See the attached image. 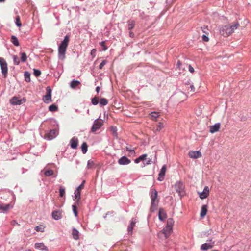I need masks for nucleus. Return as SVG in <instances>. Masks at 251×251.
<instances>
[{
	"label": "nucleus",
	"mask_w": 251,
	"mask_h": 251,
	"mask_svg": "<svg viewBox=\"0 0 251 251\" xmlns=\"http://www.w3.org/2000/svg\"><path fill=\"white\" fill-rule=\"evenodd\" d=\"M69 40V36L68 35H66L64 37L63 40L62 41L60 44L59 45L58 49V57L59 59L63 60L65 58V54Z\"/></svg>",
	"instance_id": "1"
},
{
	"label": "nucleus",
	"mask_w": 251,
	"mask_h": 251,
	"mask_svg": "<svg viewBox=\"0 0 251 251\" xmlns=\"http://www.w3.org/2000/svg\"><path fill=\"white\" fill-rule=\"evenodd\" d=\"M85 183V180H83L82 182L80 185H79L76 189L74 192V195L73 197V199L75 200L76 199V201H75V203H79V201L80 199V196H81V190L84 188V184Z\"/></svg>",
	"instance_id": "2"
},
{
	"label": "nucleus",
	"mask_w": 251,
	"mask_h": 251,
	"mask_svg": "<svg viewBox=\"0 0 251 251\" xmlns=\"http://www.w3.org/2000/svg\"><path fill=\"white\" fill-rule=\"evenodd\" d=\"M103 121L99 118L96 119L93 123V126L91 128V131L93 133L95 132L99 129L103 125Z\"/></svg>",
	"instance_id": "3"
},
{
	"label": "nucleus",
	"mask_w": 251,
	"mask_h": 251,
	"mask_svg": "<svg viewBox=\"0 0 251 251\" xmlns=\"http://www.w3.org/2000/svg\"><path fill=\"white\" fill-rule=\"evenodd\" d=\"M0 65L2 75L4 78H5L7 76L8 73L7 64L5 60L2 57H0Z\"/></svg>",
	"instance_id": "4"
},
{
	"label": "nucleus",
	"mask_w": 251,
	"mask_h": 251,
	"mask_svg": "<svg viewBox=\"0 0 251 251\" xmlns=\"http://www.w3.org/2000/svg\"><path fill=\"white\" fill-rule=\"evenodd\" d=\"M158 193L155 189H151V208H154L157 205V203L156 202V200L157 198Z\"/></svg>",
	"instance_id": "5"
},
{
	"label": "nucleus",
	"mask_w": 251,
	"mask_h": 251,
	"mask_svg": "<svg viewBox=\"0 0 251 251\" xmlns=\"http://www.w3.org/2000/svg\"><path fill=\"white\" fill-rule=\"evenodd\" d=\"M175 189L176 192L178 193L179 196L182 197L185 194V191L184 190V185L183 183L180 181L176 182L175 185Z\"/></svg>",
	"instance_id": "6"
},
{
	"label": "nucleus",
	"mask_w": 251,
	"mask_h": 251,
	"mask_svg": "<svg viewBox=\"0 0 251 251\" xmlns=\"http://www.w3.org/2000/svg\"><path fill=\"white\" fill-rule=\"evenodd\" d=\"M220 32L223 36L227 37L231 35L233 32V30H232L228 25H226L220 29Z\"/></svg>",
	"instance_id": "7"
},
{
	"label": "nucleus",
	"mask_w": 251,
	"mask_h": 251,
	"mask_svg": "<svg viewBox=\"0 0 251 251\" xmlns=\"http://www.w3.org/2000/svg\"><path fill=\"white\" fill-rule=\"evenodd\" d=\"M57 134L58 131L56 129H51L45 134L44 138L48 140H51L55 138Z\"/></svg>",
	"instance_id": "8"
},
{
	"label": "nucleus",
	"mask_w": 251,
	"mask_h": 251,
	"mask_svg": "<svg viewBox=\"0 0 251 251\" xmlns=\"http://www.w3.org/2000/svg\"><path fill=\"white\" fill-rule=\"evenodd\" d=\"M25 101L26 100L25 98L19 99V98L16 97H13L10 100V102L13 105H18L25 102Z\"/></svg>",
	"instance_id": "9"
},
{
	"label": "nucleus",
	"mask_w": 251,
	"mask_h": 251,
	"mask_svg": "<svg viewBox=\"0 0 251 251\" xmlns=\"http://www.w3.org/2000/svg\"><path fill=\"white\" fill-rule=\"evenodd\" d=\"M47 94L43 97L44 101L48 103L49 102H51V89L50 87H47L46 88Z\"/></svg>",
	"instance_id": "10"
},
{
	"label": "nucleus",
	"mask_w": 251,
	"mask_h": 251,
	"mask_svg": "<svg viewBox=\"0 0 251 251\" xmlns=\"http://www.w3.org/2000/svg\"><path fill=\"white\" fill-rule=\"evenodd\" d=\"M118 162L121 165H126L129 164L131 160L126 156H123L118 160Z\"/></svg>",
	"instance_id": "11"
},
{
	"label": "nucleus",
	"mask_w": 251,
	"mask_h": 251,
	"mask_svg": "<svg viewBox=\"0 0 251 251\" xmlns=\"http://www.w3.org/2000/svg\"><path fill=\"white\" fill-rule=\"evenodd\" d=\"M166 171V166L165 165H164L162 167V168L160 170V171L158 174V177L157 179L159 181H161L164 179Z\"/></svg>",
	"instance_id": "12"
},
{
	"label": "nucleus",
	"mask_w": 251,
	"mask_h": 251,
	"mask_svg": "<svg viewBox=\"0 0 251 251\" xmlns=\"http://www.w3.org/2000/svg\"><path fill=\"white\" fill-rule=\"evenodd\" d=\"M190 157L194 159H197L201 156V153L200 151H190L188 153Z\"/></svg>",
	"instance_id": "13"
},
{
	"label": "nucleus",
	"mask_w": 251,
	"mask_h": 251,
	"mask_svg": "<svg viewBox=\"0 0 251 251\" xmlns=\"http://www.w3.org/2000/svg\"><path fill=\"white\" fill-rule=\"evenodd\" d=\"M172 231V227L170 226H167L162 230V233L164 234L165 238H167Z\"/></svg>",
	"instance_id": "14"
},
{
	"label": "nucleus",
	"mask_w": 251,
	"mask_h": 251,
	"mask_svg": "<svg viewBox=\"0 0 251 251\" xmlns=\"http://www.w3.org/2000/svg\"><path fill=\"white\" fill-rule=\"evenodd\" d=\"M137 222V220L136 218H132L130 225L128 226L127 227V231L128 233L132 234V230L135 226V224Z\"/></svg>",
	"instance_id": "15"
},
{
	"label": "nucleus",
	"mask_w": 251,
	"mask_h": 251,
	"mask_svg": "<svg viewBox=\"0 0 251 251\" xmlns=\"http://www.w3.org/2000/svg\"><path fill=\"white\" fill-rule=\"evenodd\" d=\"M167 218V215L163 208H160L158 212V218L161 221H164Z\"/></svg>",
	"instance_id": "16"
},
{
	"label": "nucleus",
	"mask_w": 251,
	"mask_h": 251,
	"mask_svg": "<svg viewBox=\"0 0 251 251\" xmlns=\"http://www.w3.org/2000/svg\"><path fill=\"white\" fill-rule=\"evenodd\" d=\"M78 140L77 137H74L70 140L71 148L76 149L78 146Z\"/></svg>",
	"instance_id": "17"
},
{
	"label": "nucleus",
	"mask_w": 251,
	"mask_h": 251,
	"mask_svg": "<svg viewBox=\"0 0 251 251\" xmlns=\"http://www.w3.org/2000/svg\"><path fill=\"white\" fill-rule=\"evenodd\" d=\"M220 127V123H215L214 125H212L210 126V132L211 133H214L216 132H217Z\"/></svg>",
	"instance_id": "18"
},
{
	"label": "nucleus",
	"mask_w": 251,
	"mask_h": 251,
	"mask_svg": "<svg viewBox=\"0 0 251 251\" xmlns=\"http://www.w3.org/2000/svg\"><path fill=\"white\" fill-rule=\"evenodd\" d=\"M35 248L42 251H49L47 246L43 243H36L35 244Z\"/></svg>",
	"instance_id": "19"
},
{
	"label": "nucleus",
	"mask_w": 251,
	"mask_h": 251,
	"mask_svg": "<svg viewBox=\"0 0 251 251\" xmlns=\"http://www.w3.org/2000/svg\"><path fill=\"white\" fill-rule=\"evenodd\" d=\"M52 217L55 220H58L62 218V212L60 210H55L52 212Z\"/></svg>",
	"instance_id": "20"
},
{
	"label": "nucleus",
	"mask_w": 251,
	"mask_h": 251,
	"mask_svg": "<svg viewBox=\"0 0 251 251\" xmlns=\"http://www.w3.org/2000/svg\"><path fill=\"white\" fill-rule=\"evenodd\" d=\"M209 195V189L207 186H205L202 192L200 193V197L201 199H204L207 197Z\"/></svg>",
	"instance_id": "21"
},
{
	"label": "nucleus",
	"mask_w": 251,
	"mask_h": 251,
	"mask_svg": "<svg viewBox=\"0 0 251 251\" xmlns=\"http://www.w3.org/2000/svg\"><path fill=\"white\" fill-rule=\"evenodd\" d=\"M12 207V205L10 204H4L2 203H0V210L3 211V212H6Z\"/></svg>",
	"instance_id": "22"
},
{
	"label": "nucleus",
	"mask_w": 251,
	"mask_h": 251,
	"mask_svg": "<svg viewBox=\"0 0 251 251\" xmlns=\"http://www.w3.org/2000/svg\"><path fill=\"white\" fill-rule=\"evenodd\" d=\"M208 206L207 205H203L201 207L200 216L203 218L207 214Z\"/></svg>",
	"instance_id": "23"
},
{
	"label": "nucleus",
	"mask_w": 251,
	"mask_h": 251,
	"mask_svg": "<svg viewBox=\"0 0 251 251\" xmlns=\"http://www.w3.org/2000/svg\"><path fill=\"white\" fill-rule=\"evenodd\" d=\"M79 232L77 229H76L75 228H73L72 234L73 235V238L75 240H77L79 239Z\"/></svg>",
	"instance_id": "24"
},
{
	"label": "nucleus",
	"mask_w": 251,
	"mask_h": 251,
	"mask_svg": "<svg viewBox=\"0 0 251 251\" xmlns=\"http://www.w3.org/2000/svg\"><path fill=\"white\" fill-rule=\"evenodd\" d=\"M80 83L79 81L74 79L70 82V87L73 89H75L79 85Z\"/></svg>",
	"instance_id": "25"
},
{
	"label": "nucleus",
	"mask_w": 251,
	"mask_h": 251,
	"mask_svg": "<svg viewBox=\"0 0 251 251\" xmlns=\"http://www.w3.org/2000/svg\"><path fill=\"white\" fill-rule=\"evenodd\" d=\"M135 26V21L134 20H129L127 21V28L128 30H131Z\"/></svg>",
	"instance_id": "26"
},
{
	"label": "nucleus",
	"mask_w": 251,
	"mask_h": 251,
	"mask_svg": "<svg viewBox=\"0 0 251 251\" xmlns=\"http://www.w3.org/2000/svg\"><path fill=\"white\" fill-rule=\"evenodd\" d=\"M11 42L15 46H19V42L17 37L14 35H12L11 37Z\"/></svg>",
	"instance_id": "27"
},
{
	"label": "nucleus",
	"mask_w": 251,
	"mask_h": 251,
	"mask_svg": "<svg viewBox=\"0 0 251 251\" xmlns=\"http://www.w3.org/2000/svg\"><path fill=\"white\" fill-rule=\"evenodd\" d=\"M212 246L209 243H204L202 244L201 246V249L203 251H206L208 249L211 248Z\"/></svg>",
	"instance_id": "28"
},
{
	"label": "nucleus",
	"mask_w": 251,
	"mask_h": 251,
	"mask_svg": "<svg viewBox=\"0 0 251 251\" xmlns=\"http://www.w3.org/2000/svg\"><path fill=\"white\" fill-rule=\"evenodd\" d=\"M25 80L27 82H29L31 81L30 79V73L28 71H25L24 72Z\"/></svg>",
	"instance_id": "29"
},
{
	"label": "nucleus",
	"mask_w": 251,
	"mask_h": 251,
	"mask_svg": "<svg viewBox=\"0 0 251 251\" xmlns=\"http://www.w3.org/2000/svg\"><path fill=\"white\" fill-rule=\"evenodd\" d=\"M82 152L83 154H85L87 151L88 146L86 142H83L81 146Z\"/></svg>",
	"instance_id": "30"
},
{
	"label": "nucleus",
	"mask_w": 251,
	"mask_h": 251,
	"mask_svg": "<svg viewBox=\"0 0 251 251\" xmlns=\"http://www.w3.org/2000/svg\"><path fill=\"white\" fill-rule=\"evenodd\" d=\"M49 110L51 112H55L58 110V107L56 104H53L49 106Z\"/></svg>",
	"instance_id": "31"
},
{
	"label": "nucleus",
	"mask_w": 251,
	"mask_h": 251,
	"mask_svg": "<svg viewBox=\"0 0 251 251\" xmlns=\"http://www.w3.org/2000/svg\"><path fill=\"white\" fill-rule=\"evenodd\" d=\"M108 103V100L106 99L102 98H101L100 101V104L101 106H105Z\"/></svg>",
	"instance_id": "32"
},
{
	"label": "nucleus",
	"mask_w": 251,
	"mask_h": 251,
	"mask_svg": "<svg viewBox=\"0 0 251 251\" xmlns=\"http://www.w3.org/2000/svg\"><path fill=\"white\" fill-rule=\"evenodd\" d=\"M21 60L22 62H25L27 60V55L24 52H21Z\"/></svg>",
	"instance_id": "33"
},
{
	"label": "nucleus",
	"mask_w": 251,
	"mask_h": 251,
	"mask_svg": "<svg viewBox=\"0 0 251 251\" xmlns=\"http://www.w3.org/2000/svg\"><path fill=\"white\" fill-rule=\"evenodd\" d=\"M99 102V98L95 97L91 99V103L94 105H97Z\"/></svg>",
	"instance_id": "34"
},
{
	"label": "nucleus",
	"mask_w": 251,
	"mask_h": 251,
	"mask_svg": "<svg viewBox=\"0 0 251 251\" xmlns=\"http://www.w3.org/2000/svg\"><path fill=\"white\" fill-rule=\"evenodd\" d=\"M15 20H16V21H15V24H16V25L18 27H21V26H22V24H21V22H20V16H17L16 17Z\"/></svg>",
	"instance_id": "35"
},
{
	"label": "nucleus",
	"mask_w": 251,
	"mask_h": 251,
	"mask_svg": "<svg viewBox=\"0 0 251 251\" xmlns=\"http://www.w3.org/2000/svg\"><path fill=\"white\" fill-rule=\"evenodd\" d=\"M53 174H54V172L52 170H50V169L46 171L44 173V174L46 176H50L53 175Z\"/></svg>",
	"instance_id": "36"
},
{
	"label": "nucleus",
	"mask_w": 251,
	"mask_h": 251,
	"mask_svg": "<svg viewBox=\"0 0 251 251\" xmlns=\"http://www.w3.org/2000/svg\"><path fill=\"white\" fill-rule=\"evenodd\" d=\"M59 190L60 197H63L65 193V189L62 186H60Z\"/></svg>",
	"instance_id": "37"
},
{
	"label": "nucleus",
	"mask_w": 251,
	"mask_h": 251,
	"mask_svg": "<svg viewBox=\"0 0 251 251\" xmlns=\"http://www.w3.org/2000/svg\"><path fill=\"white\" fill-rule=\"evenodd\" d=\"M76 204H78L75 203V204L72 205L73 211L74 215H75V217H77L78 216V212L77 211V207L76 205Z\"/></svg>",
	"instance_id": "38"
},
{
	"label": "nucleus",
	"mask_w": 251,
	"mask_h": 251,
	"mask_svg": "<svg viewBox=\"0 0 251 251\" xmlns=\"http://www.w3.org/2000/svg\"><path fill=\"white\" fill-rule=\"evenodd\" d=\"M164 127L163 124L162 122H159L157 125L156 130L160 131Z\"/></svg>",
	"instance_id": "39"
},
{
	"label": "nucleus",
	"mask_w": 251,
	"mask_h": 251,
	"mask_svg": "<svg viewBox=\"0 0 251 251\" xmlns=\"http://www.w3.org/2000/svg\"><path fill=\"white\" fill-rule=\"evenodd\" d=\"M35 229L37 232H43L44 231V227L42 226H37L35 227Z\"/></svg>",
	"instance_id": "40"
},
{
	"label": "nucleus",
	"mask_w": 251,
	"mask_h": 251,
	"mask_svg": "<svg viewBox=\"0 0 251 251\" xmlns=\"http://www.w3.org/2000/svg\"><path fill=\"white\" fill-rule=\"evenodd\" d=\"M13 59L14 61V64L16 65H18L20 64V60L16 55L13 56Z\"/></svg>",
	"instance_id": "41"
},
{
	"label": "nucleus",
	"mask_w": 251,
	"mask_h": 251,
	"mask_svg": "<svg viewBox=\"0 0 251 251\" xmlns=\"http://www.w3.org/2000/svg\"><path fill=\"white\" fill-rule=\"evenodd\" d=\"M33 74L35 76L38 77L41 75V72L39 70L34 69H33Z\"/></svg>",
	"instance_id": "42"
},
{
	"label": "nucleus",
	"mask_w": 251,
	"mask_h": 251,
	"mask_svg": "<svg viewBox=\"0 0 251 251\" xmlns=\"http://www.w3.org/2000/svg\"><path fill=\"white\" fill-rule=\"evenodd\" d=\"M94 164H95L93 161L91 160H89L87 161V167L88 169L91 168L94 166Z\"/></svg>",
	"instance_id": "43"
},
{
	"label": "nucleus",
	"mask_w": 251,
	"mask_h": 251,
	"mask_svg": "<svg viewBox=\"0 0 251 251\" xmlns=\"http://www.w3.org/2000/svg\"><path fill=\"white\" fill-rule=\"evenodd\" d=\"M173 224H174V220H173V219L172 218H169L167 220L166 226H170L172 227Z\"/></svg>",
	"instance_id": "44"
},
{
	"label": "nucleus",
	"mask_w": 251,
	"mask_h": 251,
	"mask_svg": "<svg viewBox=\"0 0 251 251\" xmlns=\"http://www.w3.org/2000/svg\"><path fill=\"white\" fill-rule=\"evenodd\" d=\"M239 26V24L238 23H236L234 24H233L232 25L229 26L232 30H233V32L234 30L237 28V27Z\"/></svg>",
	"instance_id": "45"
},
{
	"label": "nucleus",
	"mask_w": 251,
	"mask_h": 251,
	"mask_svg": "<svg viewBox=\"0 0 251 251\" xmlns=\"http://www.w3.org/2000/svg\"><path fill=\"white\" fill-rule=\"evenodd\" d=\"M150 115L152 118H153L154 119H156L159 116V113L156 112H152Z\"/></svg>",
	"instance_id": "46"
},
{
	"label": "nucleus",
	"mask_w": 251,
	"mask_h": 251,
	"mask_svg": "<svg viewBox=\"0 0 251 251\" xmlns=\"http://www.w3.org/2000/svg\"><path fill=\"white\" fill-rule=\"evenodd\" d=\"M100 45L103 48V50L104 51L106 50L107 49V47L105 45V42L104 41H102L100 43Z\"/></svg>",
	"instance_id": "47"
},
{
	"label": "nucleus",
	"mask_w": 251,
	"mask_h": 251,
	"mask_svg": "<svg viewBox=\"0 0 251 251\" xmlns=\"http://www.w3.org/2000/svg\"><path fill=\"white\" fill-rule=\"evenodd\" d=\"M147 156V154H142L138 157V159H139L140 161L144 160L146 159Z\"/></svg>",
	"instance_id": "48"
},
{
	"label": "nucleus",
	"mask_w": 251,
	"mask_h": 251,
	"mask_svg": "<svg viewBox=\"0 0 251 251\" xmlns=\"http://www.w3.org/2000/svg\"><path fill=\"white\" fill-rule=\"evenodd\" d=\"M106 62H107L106 60H102V61L101 62V63L99 65V69H101L103 68V67L106 64Z\"/></svg>",
	"instance_id": "49"
},
{
	"label": "nucleus",
	"mask_w": 251,
	"mask_h": 251,
	"mask_svg": "<svg viewBox=\"0 0 251 251\" xmlns=\"http://www.w3.org/2000/svg\"><path fill=\"white\" fill-rule=\"evenodd\" d=\"M202 39L204 42H208L209 41V38L206 35H202Z\"/></svg>",
	"instance_id": "50"
},
{
	"label": "nucleus",
	"mask_w": 251,
	"mask_h": 251,
	"mask_svg": "<svg viewBox=\"0 0 251 251\" xmlns=\"http://www.w3.org/2000/svg\"><path fill=\"white\" fill-rule=\"evenodd\" d=\"M97 50L95 49H93L91 51V55L93 57H94L96 56V53Z\"/></svg>",
	"instance_id": "51"
},
{
	"label": "nucleus",
	"mask_w": 251,
	"mask_h": 251,
	"mask_svg": "<svg viewBox=\"0 0 251 251\" xmlns=\"http://www.w3.org/2000/svg\"><path fill=\"white\" fill-rule=\"evenodd\" d=\"M153 161L151 158H149L145 163H144V166L146 165H150L151 164Z\"/></svg>",
	"instance_id": "52"
},
{
	"label": "nucleus",
	"mask_w": 251,
	"mask_h": 251,
	"mask_svg": "<svg viewBox=\"0 0 251 251\" xmlns=\"http://www.w3.org/2000/svg\"><path fill=\"white\" fill-rule=\"evenodd\" d=\"M188 68H189V71L191 73H194V71H195L194 69L193 68V67L191 65H189Z\"/></svg>",
	"instance_id": "53"
},
{
	"label": "nucleus",
	"mask_w": 251,
	"mask_h": 251,
	"mask_svg": "<svg viewBox=\"0 0 251 251\" xmlns=\"http://www.w3.org/2000/svg\"><path fill=\"white\" fill-rule=\"evenodd\" d=\"M176 65H177V67L179 68V69H181L182 68H181L182 64L180 60L177 61Z\"/></svg>",
	"instance_id": "54"
},
{
	"label": "nucleus",
	"mask_w": 251,
	"mask_h": 251,
	"mask_svg": "<svg viewBox=\"0 0 251 251\" xmlns=\"http://www.w3.org/2000/svg\"><path fill=\"white\" fill-rule=\"evenodd\" d=\"M129 35L130 37H131L132 38H134V36H135L134 33L132 31H131V30H129Z\"/></svg>",
	"instance_id": "55"
},
{
	"label": "nucleus",
	"mask_w": 251,
	"mask_h": 251,
	"mask_svg": "<svg viewBox=\"0 0 251 251\" xmlns=\"http://www.w3.org/2000/svg\"><path fill=\"white\" fill-rule=\"evenodd\" d=\"M144 13L143 12L141 13L140 14V18L142 19H145L146 20H147V19H146V18L144 16Z\"/></svg>",
	"instance_id": "56"
},
{
	"label": "nucleus",
	"mask_w": 251,
	"mask_h": 251,
	"mask_svg": "<svg viewBox=\"0 0 251 251\" xmlns=\"http://www.w3.org/2000/svg\"><path fill=\"white\" fill-rule=\"evenodd\" d=\"M190 87L192 92L195 91V87L193 84L191 85Z\"/></svg>",
	"instance_id": "57"
},
{
	"label": "nucleus",
	"mask_w": 251,
	"mask_h": 251,
	"mask_svg": "<svg viewBox=\"0 0 251 251\" xmlns=\"http://www.w3.org/2000/svg\"><path fill=\"white\" fill-rule=\"evenodd\" d=\"M211 230H209V231L205 232L204 233V235L206 236H208V235H209L211 233Z\"/></svg>",
	"instance_id": "58"
},
{
	"label": "nucleus",
	"mask_w": 251,
	"mask_h": 251,
	"mask_svg": "<svg viewBox=\"0 0 251 251\" xmlns=\"http://www.w3.org/2000/svg\"><path fill=\"white\" fill-rule=\"evenodd\" d=\"M113 213H114V212L112 211H108L106 213V215H112Z\"/></svg>",
	"instance_id": "59"
},
{
	"label": "nucleus",
	"mask_w": 251,
	"mask_h": 251,
	"mask_svg": "<svg viewBox=\"0 0 251 251\" xmlns=\"http://www.w3.org/2000/svg\"><path fill=\"white\" fill-rule=\"evenodd\" d=\"M100 89V86H97L96 88V91L98 93Z\"/></svg>",
	"instance_id": "60"
},
{
	"label": "nucleus",
	"mask_w": 251,
	"mask_h": 251,
	"mask_svg": "<svg viewBox=\"0 0 251 251\" xmlns=\"http://www.w3.org/2000/svg\"><path fill=\"white\" fill-rule=\"evenodd\" d=\"M140 160H139V159H138V158H136V159L134 160V162H135V163H139V162H140Z\"/></svg>",
	"instance_id": "61"
},
{
	"label": "nucleus",
	"mask_w": 251,
	"mask_h": 251,
	"mask_svg": "<svg viewBox=\"0 0 251 251\" xmlns=\"http://www.w3.org/2000/svg\"><path fill=\"white\" fill-rule=\"evenodd\" d=\"M126 150H127V151H130V152L134 151V150H131V149H130V148H128V147H126Z\"/></svg>",
	"instance_id": "62"
},
{
	"label": "nucleus",
	"mask_w": 251,
	"mask_h": 251,
	"mask_svg": "<svg viewBox=\"0 0 251 251\" xmlns=\"http://www.w3.org/2000/svg\"><path fill=\"white\" fill-rule=\"evenodd\" d=\"M156 153L155 154V158H154V162H155L156 161Z\"/></svg>",
	"instance_id": "63"
},
{
	"label": "nucleus",
	"mask_w": 251,
	"mask_h": 251,
	"mask_svg": "<svg viewBox=\"0 0 251 251\" xmlns=\"http://www.w3.org/2000/svg\"><path fill=\"white\" fill-rule=\"evenodd\" d=\"M5 0H0V2H4Z\"/></svg>",
	"instance_id": "64"
}]
</instances>
